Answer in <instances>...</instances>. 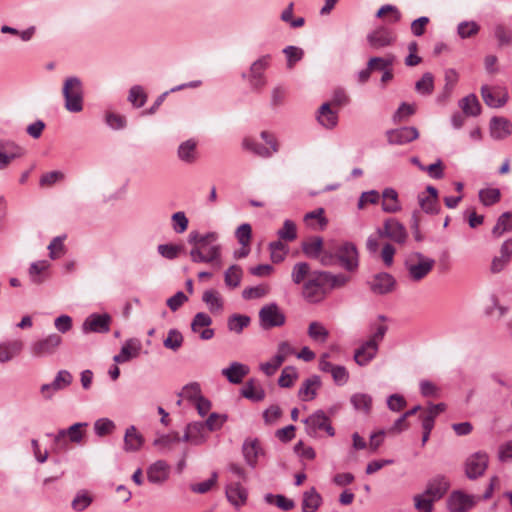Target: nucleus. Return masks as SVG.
Returning a JSON list of instances; mask_svg holds the SVG:
<instances>
[{
	"label": "nucleus",
	"mask_w": 512,
	"mask_h": 512,
	"mask_svg": "<svg viewBox=\"0 0 512 512\" xmlns=\"http://www.w3.org/2000/svg\"><path fill=\"white\" fill-rule=\"evenodd\" d=\"M248 373L249 367L240 362H232L229 367L222 370V374L232 384H240Z\"/></svg>",
	"instance_id": "obj_26"
},
{
	"label": "nucleus",
	"mask_w": 512,
	"mask_h": 512,
	"mask_svg": "<svg viewBox=\"0 0 512 512\" xmlns=\"http://www.w3.org/2000/svg\"><path fill=\"white\" fill-rule=\"evenodd\" d=\"M488 466V455L484 452H476L470 455L465 462V473L469 479L482 476Z\"/></svg>",
	"instance_id": "obj_11"
},
{
	"label": "nucleus",
	"mask_w": 512,
	"mask_h": 512,
	"mask_svg": "<svg viewBox=\"0 0 512 512\" xmlns=\"http://www.w3.org/2000/svg\"><path fill=\"white\" fill-rule=\"evenodd\" d=\"M320 276L323 279L325 288L328 287L329 290L343 288L351 280V277L344 273L333 274L328 271H320Z\"/></svg>",
	"instance_id": "obj_29"
},
{
	"label": "nucleus",
	"mask_w": 512,
	"mask_h": 512,
	"mask_svg": "<svg viewBox=\"0 0 512 512\" xmlns=\"http://www.w3.org/2000/svg\"><path fill=\"white\" fill-rule=\"evenodd\" d=\"M269 250L271 252V260L274 263H279L284 260L287 253V246L281 240L271 242L269 244Z\"/></svg>",
	"instance_id": "obj_58"
},
{
	"label": "nucleus",
	"mask_w": 512,
	"mask_h": 512,
	"mask_svg": "<svg viewBox=\"0 0 512 512\" xmlns=\"http://www.w3.org/2000/svg\"><path fill=\"white\" fill-rule=\"evenodd\" d=\"M268 64L269 57L264 56L251 65L249 82L254 89H260L266 84L263 73L268 67Z\"/></svg>",
	"instance_id": "obj_20"
},
{
	"label": "nucleus",
	"mask_w": 512,
	"mask_h": 512,
	"mask_svg": "<svg viewBox=\"0 0 512 512\" xmlns=\"http://www.w3.org/2000/svg\"><path fill=\"white\" fill-rule=\"evenodd\" d=\"M280 240L293 241L297 237L296 225L291 220H285L283 227L277 232Z\"/></svg>",
	"instance_id": "obj_60"
},
{
	"label": "nucleus",
	"mask_w": 512,
	"mask_h": 512,
	"mask_svg": "<svg viewBox=\"0 0 512 512\" xmlns=\"http://www.w3.org/2000/svg\"><path fill=\"white\" fill-rule=\"evenodd\" d=\"M183 335L177 329H170L167 337L163 341L165 348L177 351L183 344Z\"/></svg>",
	"instance_id": "obj_52"
},
{
	"label": "nucleus",
	"mask_w": 512,
	"mask_h": 512,
	"mask_svg": "<svg viewBox=\"0 0 512 512\" xmlns=\"http://www.w3.org/2000/svg\"><path fill=\"white\" fill-rule=\"evenodd\" d=\"M388 330L387 325L379 324L372 328V335L355 350L354 360L360 366L367 365L377 355L379 344Z\"/></svg>",
	"instance_id": "obj_3"
},
{
	"label": "nucleus",
	"mask_w": 512,
	"mask_h": 512,
	"mask_svg": "<svg viewBox=\"0 0 512 512\" xmlns=\"http://www.w3.org/2000/svg\"><path fill=\"white\" fill-rule=\"evenodd\" d=\"M87 425V423H75L68 429H62L58 431V433L54 436L55 443L60 444L62 441H65L67 437L72 443H81L84 435L82 428L86 427Z\"/></svg>",
	"instance_id": "obj_23"
},
{
	"label": "nucleus",
	"mask_w": 512,
	"mask_h": 512,
	"mask_svg": "<svg viewBox=\"0 0 512 512\" xmlns=\"http://www.w3.org/2000/svg\"><path fill=\"white\" fill-rule=\"evenodd\" d=\"M380 237H386L390 240L402 244L407 239V231L403 224L395 218H389L384 222L383 229H378Z\"/></svg>",
	"instance_id": "obj_12"
},
{
	"label": "nucleus",
	"mask_w": 512,
	"mask_h": 512,
	"mask_svg": "<svg viewBox=\"0 0 512 512\" xmlns=\"http://www.w3.org/2000/svg\"><path fill=\"white\" fill-rule=\"evenodd\" d=\"M132 341H127L121 348L119 354L115 355L113 360L117 363H124L131 358L137 357L139 354V347H132Z\"/></svg>",
	"instance_id": "obj_50"
},
{
	"label": "nucleus",
	"mask_w": 512,
	"mask_h": 512,
	"mask_svg": "<svg viewBox=\"0 0 512 512\" xmlns=\"http://www.w3.org/2000/svg\"><path fill=\"white\" fill-rule=\"evenodd\" d=\"M326 249H330V245L324 247L323 239L319 236L311 237L302 243V250L309 258L320 260Z\"/></svg>",
	"instance_id": "obj_25"
},
{
	"label": "nucleus",
	"mask_w": 512,
	"mask_h": 512,
	"mask_svg": "<svg viewBox=\"0 0 512 512\" xmlns=\"http://www.w3.org/2000/svg\"><path fill=\"white\" fill-rule=\"evenodd\" d=\"M193 435V445L204 443L208 436V431L203 422H193L187 425Z\"/></svg>",
	"instance_id": "obj_46"
},
{
	"label": "nucleus",
	"mask_w": 512,
	"mask_h": 512,
	"mask_svg": "<svg viewBox=\"0 0 512 512\" xmlns=\"http://www.w3.org/2000/svg\"><path fill=\"white\" fill-rule=\"evenodd\" d=\"M512 258V239L506 240L500 248V256L493 258L490 270L492 273L501 272Z\"/></svg>",
	"instance_id": "obj_24"
},
{
	"label": "nucleus",
	"mask_w": 512,
	"mask_h": 512,
	"mask_svg": "<svg viewBox=\"0 0 512 512\" xmlns=\"http://www.w3.org/2000/svg\"><path fill=\"white\" fill-rule=\"evenodd\" d=\"M317 119L322 126L332 129L338 123V114L331 110L329 103H324L319 108Z\"/></svg>",
	"instance_id": "obj_34"
},
{
	"label": "nucleus",
	"mask_w": 512,
	"mask_h": 512,
	"mask_svg": "<svg viewBox=\"0 0 512 512\" xmlns=\"http://www.w3.org/2000/svg\"><path fill=\"white\" fill-rule=\"evenodd\" d=\"M449 486L450 484L446 477L438 475L428 482L423 493L430 497L432 500L436 501L444 496V494L449 489Z\"/></svg>",
	"instance_id": "obj_21"
},
{
	"label": "nucleus",
	"mask_w": 512,
	"mask_h": 512,
	"mask_svg": "<svg viewBox=\"0 0 512 512\" xmlns=\"http://www.w3.org/2000/svg\"><path fill=\"white\" fill-rule=\"evenodd\" d=\"M111 317L109 314H91L83 323L84 332L107 333L110 330Z\"/></svg>",
	"instance_id": "obj_16"
},
{
	"label": "nucleus",
	"mask_w": 512,
	"mask_h": 512,
	"mask_svg": "<svg viewBox=\"0 0 512 512\" xmlns=\"http://www.w3.org/2000/svg\"><path fill=\"white\" fill-rule=\"evenodd\" d=\"M414 257L418 259V262L413 263L412 259L410 258L406 260L405 266L408 270L410 279L413 281H420L432 271L435 260L431 258H425L419 252L415 253Z\"/></svg>",
	"instance_id": "obj_9"
},
{
	"label": "nucleus",
	"mask_w": 512,
	"mask_h": 512,
	"mask_svg": "<svg viewBox=\"0 0 512 512\" xmlns=\"http://www.w3.org/2000/svg\"><path fill=\"white\" fill-rule=\"evenodd\" d=\"M226 497L235 507H240L247 500V491L239 483H232L226 487Z\"/></svg>",
	"instance_id": "obj_30"
},
{
	"label": "nucleus",
	"mask_w": 512,
	"mask_h": 512,
	"mask_svg": "<svg viewBox=\"0 0 512 512\" xmlns=\"http://www.w3.org/2000/svg\"><path fill=\"white\" fill-rule=\"evenodd\" d=\"M491 136L495 139H504L512 133V123L503 117H493L490 122Z\"/></svg>",
	"instance_id": "obj_27"
},
{
	"label": "nucleus",
	"mask_w": 512,
	"mask_h": 512,
	"mask_svg": "<svg viewBox=\"0 0 512 512\" xmlns=\"http://www.w3.org/2000/svg\"><path fill=\"white\" fill-rule=\"evenodd\" d=\"M243 147L251 152H253L255 155L268 158L272 156V151L268 148L263 146L260 143L255 142L252 139L246 138L243 140Z\"/></svg>",
	"instance_id": "obj_53"
},
{
	"label": "nucleus",
	"mask_w": 512,
	"mask_h": 512,
	"mask_svg": "<svg viewBox=\"0 0 512 512\" xmlns=\"http://www.w3.org/2000/svg\"><path fill=\"white\" fill-rule=\"evenodd\" d=\"M480 26L475 21H463L458 24L457 32L462 39L478 34Z\"/></svg>",
	"instance_id": "obj_55"
},
{
	"label": "nucleus",
	"mask_w": 512,
	"mask_h": 512,
	"mask_svg": "<svg viewBox=\"0 0 512 512\" xmlns=\"http://www.w3.org/2000/svg\"><path fill=\"white\" fill-rule=\"evenodd\" d=\"M500 190L497 188H487L479 191V199L485 206H491L500 200Z\"/></svg>",
	"instance_id": "obj_57"
},
{
	"label": "nucleus",
	"mask_w": 512,
	"mask_h": 512,
	"mask_svg": "<svg viewBox=\"0 0 512 512\" xmlns=\"http://www.w3.org/2000/svg\"><path fill=\"white\" fill-rule=\"evenodd\" d=\"M48 261L42 260L33 262L29 268V276L33 283L40 284L44 281V278L41 276L48 268Z\"/></svg>",
	"instance_id": "obj_48"
},
{
	"label": "nucleus",
	"mask_w": 512,
	"mask_h": 512,
	"mask_svg": "<svg viewBox=\"0 0 512 512\" xmlns=\"http://www.w3.org/2000/svg\"><path fill=\"white\" fill-rule=\"evenodd\" d=\"M476 504V497L463 493L462 491H454L447 500V507L450 512H467Z\"/></svg>",
	"instance_id": "obj_13"
},
{
	"label": "nucleus",
	"mask_w": 512,
	"mask_h": 512,
	"mask_svg": "<svg viewBox=\"0 0 512 512\" xmlns=\"http://www.w3.org/2000/svg\"><path fill=\"white\" fill-rule=\"evenodd\" d=\"M202 301L207 305L210 312H219L223 309V300L218 291L210 289L203 293Z\"/></svg>",
	"instance_id": "obj_38"
},
{
	"label": "nucleus",
	"mask_w": 512,
	"mask_h": 512,
	"mask_svg": "<svg viewBox=\"0 0 512 512\" xmlns=\"http://www.w3.org/2000/svg\"><path fill=\"white\" fill-rule=\"evenodd\" d=\"M415 90L421 95H430L434 90V77L430 72L423 74L415 84Z\"/></svg>",
	"instance_id": "obj_49"
},
{
	"label": "nucleus",
	"mask_w": 512,
	"mask_h": 512,
	"mask_svg": "<svg viewBox=\"0 0 512 512\" xmlns=\"http://www.w3.org/2000/svg\"><path fill=\"white\" fill-rule=\"evenodd\" d=\"M265 501L268 504L276 505L279 509H281L283 511H290L295 506V503L292 499H289L281 494L274 495V494L268 493L265 495Z\"/></svg>",
	"instance_id": "obj_43"
},
{
	"label": "nucleus",
	"mask_w": 512,
	"mask_h": 512,
	"mask_svg": "<svg viewBox=\"0 0 512 512\" xmlns=\"http://www.w3.org/2000/svg\"><path fill=\"white\" fill-rule=\"evenodd\" d=\"M23 348L21 340H12L0 344V362H8L17 356Z\"/></svg>",
	"instance_id": "obj_35"
},
{
	"label": "nucleus",
	"mask_w": 512,
	"mask_h": 512,
	"mask_svg": "<svg viewBox=\"0 0 512 512\" xmlns=\"http://www.w3.org/2000/svg\"><path fill=\"white\" fill-rule=\"evenodd\" d=\"M212 324V318L204 313H197L191 323V329L195 333H199L202 340H210L214 336V330L208 328Z\"/></svg>",
	"instance_id": "obj_18"
},
{
	"label": "nucleus",
	"mask_w": 512,
	"mask_h": 512,
	"mask_svg": "<svg viewBox=\"0 0 512 512\" xmlns=\"http://www.w3.org/2000/svg\"><path fill=\"white\" fill-rule=\"evenodd\" d=\"M396 41V35L387 27L380 26L367 35V42L374 50L391 46Z\"/></svg>",
	"instance_id": "obj_10"
},
{
	"label": "nucleus",
	"mask_w": 512,
	"mask_h": 512,
	"mask_svg": "<svg viewBox=\"0 0 512 512\" xmlns=\"http://www.w3.org/2000/svg\"><path fill=\"white\" fill-rule=\"evenodd\" d=\"M494 36L499 47L512 45V33L503 25L498 24L494 28Z\"/></svg>",
	"instance_id": "obj_63"
},
{
	"label": "nucleus",
	"mask_w": 512,
	"mask_h": 512,
	"mask_svg": "<svg viewBox=\"0 0 512 512\" xmlns=\"http://www.w3.org/2000/svg\"><path fill=\"white\" fill-rule=\"evenodd\" d=\"M196 142L192 139L183 142L178 148V157L187 163L196 160Z\"/></svg>",
	"instance_id": "obj_41"
},
{
	"label": "nucleus",
	"mask_w": 512,
	"mask_h": 512,
	"mask_svg": "<svg viewBox=\"0 0 512 512\" xmlns=\"http://www.w3.org/2000/svg\"><path fill=\"white\" fill-rule=\"evenodd\" d=\"M241 395L254 402H259L265 398V391L261 386H256L253 379H250L242 388Z\"/></svg>",
	"instance_id": "obj_39"
},
{
	"label": "nucleus",
	"mask_w": 512,
	"mask_h": 512,
	"mask_svg": "<svg viewBox=\"0 0 512 512\" xmlns=\"http://www.w3.org/2000/svg\"><path fill=\"white\" fill-rule=\"evenodd\" d=\"M327 295V288H325L320 271H314L310 277L304 282L302 287L303 298L311 304L320 303Z\"/></svg>",
	"instance_id": "obj_5"
},
{
	"label": "nucleus",
	"mask_w": 512,
	"mask_h": 512,
	"mask_svg": "<svg viewBox=\"0 0 512 512\" xmlns=\"http://www.w3.org/2000/svg\"><path fill=\"white\" fill-rule=\"evenodd\" d=\"M460 107L468 116H478L481 112L480 103L474 94L464 97L460 101Z\"/></svg>",
	"instance_id": "obj_42"
},
{
	"label": "nucleus",
	"mask_w": 512,
	"mask_h": 512,
	"mask_svg": "<svg viewBox=\"0 0 512 512\" xmlns=\"http://www.w3.org/2000/svg\"><path fill=\"white\" fill-rule=\"evenodd\" d=\"M382 210L386 213H396L401 210L398 193L393 188H386L382 192Z\"/></svg>",
	"instance_id": "obj_31"
},
{
	"label": "nucleus",
	"mask_w": 512,
	"mask_h": 512,
	"mask_svg": "<svg viewBox=\"0 0 512 512\" xmlns=\"http://www.w3.org/2000/svg\"><path fill=\"white\" fill-rule=\"evenodd\" d=\"M306 432L309 436H316L319 431H326L329 436H334L335 430L332 427L328 416L322 410H317L304 420Z\"/></svg>",
	"instance_id": "obj_8"
},
{
	"label": "nucleus",
	"mask_w": 512,
	"mask_h": 512,
	"mask_svg": "<svg viewBox=\"0 0 512 512\" xmlns=\"http://www.w3.org/2000/svg\"><path fill=\"white\" fill-rule=\"evenodd\" d=\"M310 265L306 262H298L293 266L291 278L295 284H300L304 279L310 277Z\"/></svg>",
	"instance_id": "obj_54"
},
{
	"label": "nucleus",
	"mask_w": 512,
	"mask_h": 512,
	"mask_svg": "<svg viewBox=\"0 0 512 512\" xmlns=\"http://www.w3.org/2000/svg\"><path fill=\"white\" fill-rule=\"evenodd\" d=\"M72 379L69 371L60 370L52 383L41 386V393L46 399H50L56 391L68 387L72 383Z\"/></svg>",
	"instance_id": "obj_17"
},
{
	"label": "nucleus",
	"mask_w": 512,
	"mask_h": 512,
	"mask_svg": "<svg viewBox=\"0 0 512 512\" xmlns=\"http://www.w3.org/2000/svg\"><path fill=\"white\" fill-rule=\"evenodd\" d=\"M169 476V466L163 460H158L153 463L147 471L148 480L151 483H163Z\"/></svg>",
	"instance_id": "obj_28"
},
{
	"label": "nucleus",
	"mask_w": 512,
	"mask_h": 512,
	"mask_svg": "<svg viewBox=\"0 0 512 512\" xmlns=\"http://www.w3.org/2000/svg\"><path fill=\"white\" fill-rule=\"evenodd\" d=\"M322 503L321 495L314 487L305 491L302 496V512H316Z\"/></svg>",
	"instance_id": "obj_32"
},
{
	"label": "nucleus",
	"mask_w": 512,
	"mask_h": 512,
	"mask_svg": "<svg viewBox=\"0 0 512 512\" xmlns=\"http://www.w3.org/2000/svg\"><path fill=\"white\" fill-rule=\"evenodd\" d=\"M512 214L510 212H504L497 220L496 225L492 229V234L495 237H500L504 232L511 229L510 219Z\"/></svg>",
	"instance_id": "obj_61"
},
{
	"label": "nucleus",
	"mask_w": 512,
	"mask_h": 512,
	"mask_svg": "<svg viewBox=\"0 0 512 512\" xmlns=\"http://www.w3.org/2000/svg\"><path fill=\"white\" fill-rule=\"evenodd\" d=\"M370 290L377 295H385L392 292L396 286L395 278L386 272H381L372 277L368 282Z\"/></svg>",
	"instance_id": "obj_14"
},
{
	"label": "nucleus",
	"mask_w": 512,
	"mask_h": 512,
	"mask_svg": "<svg viewBox=\"0 0 512 512\" xmlns=\"http://www.w3.org/2000/svg\"><path fill=\"white\" fill-rule=\"evenodd\" d=\"M62 343V337L56 333H52L44 338L38 339L31 343L29 349L34 357H47L53 355Z\"/></svg>",
	"instance_id": "obj_6"
},
{
	"label": "nucleus",
	"mask_w": 512,
	"mask_h": 512,
	"mask_svg": "<svg viewBox=\"0 0 512 512\" xmlns=\"http://www.w3.org/2000/svg\"><path fill=\"white\" fill-rule=\"evenodd\" d=\"M419 136L416 127L406 126L399 129H393L387 132L388 142L390 144L402 145L409 143Z\"/></svg>",
	"instance_id": "obj_19"
},
{
	"label": "nucleus",
	"mask_w": 512,
	"mask_h": 512,
	"mask_svg": "<svg viewBox=\"0 0 512 512\" xmlns=\"http://www.w3.org/2000/svg\"><path fill=\"white\" fill-rule=\"evenodd\" d=\"M242 275H243V271L240 266H238V265L230 266L224 274L225 284L230 288L238 287L240 285Z\"/></svg>",
	"instance_id": "obj_45"
},
{
	"label": "nucleus",
	"mask_w": 512,
	"mask_h": 512,
	"mask_svg": "<svg viewBox=\"0 0 512 512\" xmlns=\"http://www.w3.org/2000/svg\"><path fill=\"white\" fill-rule=\"evenodd\" d=\"M356 410L363 411L368 414L372 407V397L365 393H356L350 399Z\"/></svg>",
	"instance_id": "obj_44"
},
{
	"label": "nucleus",
	"mask_w": 512,
	"mask_h": 512,
	"mask_svg": "<svg viewBox=\"0 0 512 512\" xmlns=\"http://www.w3.org/2000/svg\"><path fill=\"white\" fill-rule=\"evenodd\" d=\"M320 263L330 267L341 266L348 273H355L359 268V252L352 242L333 243L321 256Z\"/></svg>",
	"instance_id": "obj_2"
},
{
	"label": "nucleus",
	"mask_w": 512,
	"mask_h": 512,
	"mask_svg": "<svg viewBox=\"0 0 512 512\" xmlns=\"http://www.w3.org/2000/svg\"><path fill=\"white\" fill-rule=\"evenodd\" d=\"M218 234L209 232L200 235L194 231L189 234V243L194 244L190 250V258L194 263H211L220 268L221 263V245L217 244Z\"/></svg>",
	"instance_id": "obj_1"
},
{
	"label": "nucleus",
	"mask_w": 512,
	"mask_h": 512,
	"mask_svg": "<svg viewBox=\"0 0 512 512\" xmlns=\"http://www.w3.org/2000/svg\"><path fill=\"white\" fill-rule=\"evenodd\" d=\"M128 100L134 107L140 108L145 104L147 95L141 86H133L129 91Z\"/></svg>",
	"instance_id": "obj_64"
},
{
	"label": "nucleus",
	"mask_w": 512,
	"mask_h": 512,
	"mask_svg": "<svg viewBox=\"0 0 512 512\" xmlns=\"http://www.w3.org/2000/svg\"><path fill=\"white\" fill-rule=\"evenodd\" d=\"M93 502V497L86 490L79 491L73 499L71 506L75 511H84Z\"/></svg>",
	"instance_id": "obj_51"
},
{
	"label": "nucleus",
	"mask_w": 512,
	"mask_h": 512,
	"mask_svg": "<svg viewBox=\"0 0 512 512\" xmlns=\"http://www.w3.org/2000/svg\"><path fill=\"white\" fill-rule=\"evenodd\" d=\"M143 436L138 433L134 426L127 428L124 436V449L126 451H137L143 445Z\"/></svg>",
	"instance_id": "obj_36"
},
{
	"label": "nucleus",
	"mask_w": 512,
	"mask_h": 512,
	"mask_svg": "<svg viewBox=\"0 0 512 512\" xmlns=\"http://www.w3.org/2000/svg\"><path fill=\"white\" fill-rule=\"evenodd\" d=\"M321 386L320 377L314 375L308 379H306L301 388L299 389V397L303 401H309L315 398L316 390Z\"/></svg>",
	"instance_id": "obj_33"
},
{
	"label": "nucleus",
	"mask_w": 512,
	"mask_h": 512,
	"mask_svg": "<svg viewBox=\"0 0 512 512\" xmlns=\"http://www.w3.org/2000/svg\"><path fill=\"white\" fill-rule=\"evenodd\" d=\"M243 456L246 463L255 468L257 465L258 457L264 454L258 439H246L242 446Z\"/></svg>",
	"instance_id": "obj_22"
},
{
	"label": "nucleus",
	"mask_w": 512,
	"mask_h": 512,
	"mask_svg": "<svg viewBox=\"0 0 512 512\" xmlns=\"http://www.w3.org/2000/svg\"><path fill=\"white\" fill-rule=\"evenodd\" d=\"M421 209L427 214H437L440 210L438 199L429 198L424 193L418 195Z\"/></svg>",
	"instance_id": "obj_56"
},
{
	"label": "nucleus",
	"mask_w": 512,
	"mask_h": 512,
	"mask_svg": "<svg viewBox=\"0 0 512 512\" xmlns=\"http://www.w3.org/2000/svg\"><path fill=\"white\" fill-rule=\"evenodd\" d=\"M307 334L314 342L320 344L326 343L330 335L328 329L318 321L309 324Z\"/></svg>",
	"instance_id": "obj_37"
},
{
	"label": "nucleus",
	"mask_w": 512,
	"mask_h": 512,
	"mask_svg": "<svg viewBox=\"0 0 512 512\" xmlns=\"http://www.w3.org/2000/svg\"><path fill=\"white\" fill-rule=\"evenodd\" d=\"M481 96L484 103L491 108H500L508 101V93L506 90L495 87L490 88L488 85L481 87Z\"/></svg>",
	"instance_id": "obj_15"
},
{
	"label": "nucleus",
	"mask_w": 512,
	"mask_h": 512,
	"mask_svg": "<svg viewBox=\"0 0 512 512\" xmlns=\"http://www.w3.org/2000/svg\"><path fill=\"white\" fill-rule=\"evenodd\" d=\"M298 374L294 367L286 366L278 379V384L280 387L289 388L294 384V381L297 379Z\"/></svg>",
	"instance_id": "obj_59"
},
{
	"label": "nucleus",
	"mask_w": 512,
	"mask_h": 512,
	"mask_svg": "<svg viewBox=\"0 0 512 512\" xmlns=\"http://www.w3.org/2000/svg\"><path fill=\"white\" fill-rule=\"evenodd\" d=\"M286 317L276 303L263 306L259 311L260 326L265 329L284 325Z\"/></svg>",
	"instance_id": "obj_7"
},
{
	"label": "nucleus",
	"mask_w": 512,
	"mask_h": 512,
	"mask_svg": "<svg viewBox=\"0 0 512 512\" xmlns=\"http://www.w3.org/2000/svg\"><path fill=\"white\" fill-rule=\"evenodd\" d=\"M63 96L65 98V108L69 112L78 113L83 110V88L79 78L69 77L65 80Z\"/></svg>",
	"instance_id": "obj_4"
},
{
	"label": "nucleus",
	"mask_w": 512,
	"mask_h": 512,
	"mask_svg": "<svg viewBox=\"0 0 512 512\" xmlns=\"http://www.w3.org/2000/svg\"><path fill=\"white\" fill-rule=\"evenodd\" d=\"M180 442V436L178 432H173L166 435H160L153 441V445L158 448L161 452H167L172 450L173 444Z\"/></svg>",
	"instance_id": "obj_40"
},
{
	"label": "nucleus",
	"mask_w": 512,
	"mask_h": 512,
	"mask_svg": "<svg viewBox=\"0 0 512 512\" xmlns=\"http://www.w3.org/2000/svg\"><path fill=\"white\" fill-rule=\"evenodd\" d=\"M269 287L261 284L253 287H247L242 291V297L246 300L259 299L267 295Z\"/></svg>",
	"instance_id": "obj_62"
},
{
	"label": "nucleus",
	"mask_w": 512,
	"mask_h": 512,
	"mask_svg": "<svg viewBox=\"0 0 512 512\" xmlns=\"http://www.w3.org/2000/svg\"><path fill=\"white\" fill-rule=\"evenodd\" d=\"M250 317L247 315L234 314L228 318L227 326L230 331L241 333L250 324Z\"/></svg>",
	"instance_id": "obj_47"
}]
</instances>
